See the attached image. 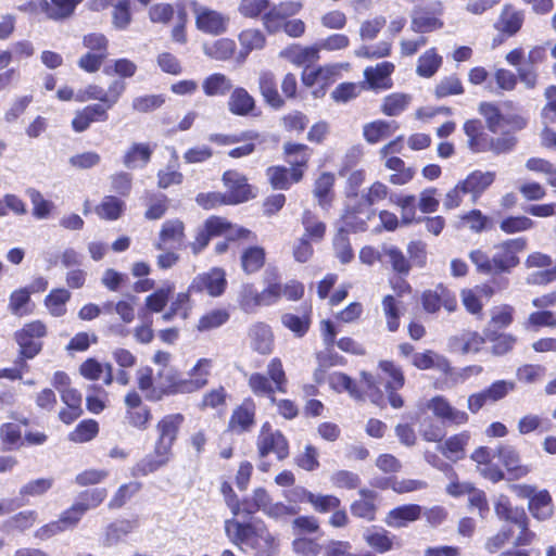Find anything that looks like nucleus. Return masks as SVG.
I'll use <instances>...</instances> for the list:
<instances>
[{
  "label": "nucleus",
  "mask_w": 556,
  "mask_h": 556,
  "mask_svg": "<svg viewBox=\"0 0 556 556\" xmlns=\"http://www.w3.org/2000/svg\"><path fill=\"white\" fill-rule=\"evenodd\" d=\"M379 368L389 377V380L386 383L387 390H399L404 386V374L393 362L381 361L379 363Z\"/></svg>",
  "instance_id": "obj_62"
},
{
  "label": "nucleus",
  "mask_w": 556,
  "mask_h": 556,
  "mask_svg": "<svg viewBox=\"0 0 556 556\" xmlns=\"http://www.w3.org/2000/svg\"><path fill=\"white\" fill-rule=\"evenodd\" d=\"M223 181L227 188L228 202L238 204L254 198L252 187L244 175L237 170H227L223 175Z\"/></svg>",
  "instance_id": "obj_11"
},
{
  "label": "nucleus",
  "mask_w": 556,
  "mask_h": 556,
  "mask_svg": "<svg viewBox=\"0 0 556 556\" xmlns=\"http://www.w3.org/2000/svg\"><path fill=\"white\" fill-rule=\"evenodd\" d=\"M483 343L484 339L477 332H465L452 339V348L462 354L477 353Z\"/></svg>",
  "instance_id": "obj_37"
},
{
  "label": "nucleus",
  "mask_w": 556,
  "mask_h": 556,
  "mask_svg": "<svg viewBox=\"0 0 556 556\" xmlns=\"http://www.w3.org/2000/svg\"><path fill=\"white\" fill-rule=\"evenodd\" d=\"M311 306L307 307L304 313L299 316L291 313H285L281 315V324L292 331L296 337H303L309 329L311 326Z\"/></svg>",
  "instance_id": "obj_34"
},
{
  "label": "nucleus",
  "mask_w": 556,
  "mask_h": 556,
  "mask_svg": "<svg viewBox=\"0 0 556 556\" xmlns=\"http://www.w3.org/2000/svg\"><path fill=\"white\" fill-rule=\"evenodd\" d=\"M464 93V87L460 79L456 75H450L443 77L434 89V94L437 98H445L450 96H457Z\"/></svg>",
  "instance_id": "obj_60"
},
{
  "label": "nucleus",
  "mask_w": 556,
  "mask_h": 556,
  "mask_svg": "<svg viewBox=\"0 0 556 556\" xmlns=\"http://www.w3.org/2000/svg\"><path fill=\"white\" fill-rule=\"evenodd\" d=\"M497 456L506 467L507 471L513 473L515 478L525 477L531 471L529 466L520 464L519 454L511 445L500 446L497 450Z\"/></svg>",
  "instance_id": "obj_26"
},
{
  "label": "nucleus",
  "mask_w": 556,
  "mask_h": 556,
  "mask_svg": "<svg viewBox=\"0 0 556 556\" xmlns=\"http://www.w3.org/2000/svg\"><path fill=\"white\" fill-rule=\"evenodd\" d=\"M170 457V452L166 451L161 453V451L159 452V446H154L153 454L147 455L139 463H137V465L131 470V475L137 477L152 473L164 467L169 462Z\"/></svg>",
  "instance_id": "obj_22"
},
{
  "label": "nucleus",
  "mask_w": 556,
  "mask_h": 556,
  "mask_svg": "<svg viewBox=\"0 0 556 556\" xmlns=\"http://www.w3.org/2000/svg\"><path fill=\"white\" fill-rule=\"evenodd\" d=\"M255 422V404L252 400H245L240 406L233 409L228 429L238 434L251 430Z\"/></svg>",
  "instance_id": "obj_13"
},
{
  "label": "nucleus",
  "mask_w": 556,
  "mask_h": 556,
  "mask_svg": "<svg viewBox=\"0 0 556 556\" xmlns=\"http://www.w3.org/2000/svg\"><path fill=\"white\" fill-rule=\"evenodd\" d=\"M254 106V99L244 88H236L228 100V109L235 115L245 116L253 111Z\"/></svg>",
  "instance_id": "obj_32"
},
{
  "label": "nucleus",
  "mask_w": 556,
  "mask_h": 556,
  "mask_svg": "<svg viewBox=\"0 0 556 556\" xmlns=\"http://www.w3.org/2000/svg\"><path fill=\"white\" fill-rule=\"evenodd\" d=\"M185 237V226L179 219H169L162 225L159 241L155 243L157 250H164L166 244L180 245Z\"/></svg>",
  "instance_id": "obj_25"
},
{
  "label": "nucleus",
  "mask_w": 556,
  "mask_h": 556,
  "mask_svg": "<svg viewBox=\"0 0 556 556\" xmlns=\"http://www.w3.org/2000/svg\"><path fill=\"white\" fill-rule=\"evenodd\" d=\"M281 55L298 66H308L319 59V49L316 47H301L294 45L285 49Z\"/></svg>",
  "instance_id": "obj_27"
},
{
  "label": "nucleus",
  "mask_w": 556,
  "mask_h": 556,
  "mask_svg": "<svg viewBox=\"0 0 556 556\" xmlns=\"http://www.w3.org/2000/svg\"><path fill=\"white\" fill-rule=\"evenodd\" d=\"M429 409L443 420L452 425H464L468 421L467 413L453 407L443 396H434L428 404Z\"/></svg>",
  "instance_id": "obj_14"
},
{
  "label": "nucleus",
  "mask_w": 556,
  "mask_h": 556,
  "mask_svg": "<svg viewBox=\"0 0 556 556\" xmlns=\"http://www.w3.org/2000/svg\"><path fill=\"white\" fill-rule=\"evenodd\" d=\"M394 71V64L391 62H381L376 66H369L364 71V76L371 88L388 89L391 87L389 76Z\"/></svg>",
  "instance_id": "obj_24"
},
{
  "label": "nucleus",
  "mask_w": 556,
  "mask_h": 556,
  "mask_svg": "<svg viewBox=\"0 0 556 556\" xmlns=\"http://www.w3.org/2000/svg\"><path fill=\"white\" fill-rule=\"evenodd\" d=\"M249 230L243 228L233 229L232 226L222 217H211L198 229L195 240L190 244L193 254H199L208 244L212 237L225 236L227 240L236 237H243Z\"/></svg>",
  "instance_id": "obj_3"
},
{
  "label": "nucleus",
  "mask_w": 556,
  "mask_h": 556,
  "mask_svg": "<svg viewBox=\"0 0 556 556\" xmlns=\"http://www.w3.org/2000/svg\"><path fill=\"white\" fill-rule=\"evenodd\" d=\"M258 85L265 101L273 108L279 109L283 105V100L278 93L275 76L270 72H262L258 78Z\"/></svg>",
  "instance_id": "obj_31"
},
{
  "label": "nucleus",
  "mask_w": 556,
  "mask_h": 556,
  "mask_svg": "<svg viewBox=\"0 0 556 556\" xmlns=\"http://www.w3.org/2000/svg\"><path fill=\"white\" fill-rule=\"evenodd\" d=\"M168 199L165 194H151L147 203L144 217L149 220H157L162 218L168 208Z\"/></svg>",
  "instance_id": "obj_63"
},
{
  "label": "nucleus",
  "mask_w": 556,
  "mask_h": 556,
  "mask_svg": "<svg viewBox=\"0 0 556 556\" xmlns=\"http://www.w3.org/2000/svg\"><path fill=\"white\" fill-rule=\"evenodd\" d=\"M202 87L208 97L225 96L232 88V84L224 74L215 73L204 79Z\"/></svg>",
  "instance_id": "obj_40"
},
{
  "label": "nucleus",
  "mask_w": 556,
  "mask_h": 556,
  "mask_svg": "<svg viewBox=\"0 0 556 556\" xmlns=\"http://www.w3.org/2000/svg\"><path fill=\"white\" fill-rule=\"evenodd\" d=\"M317 511L327 513L334 510L340 506V500L333 495H315L307 490H300Z\"/></svg>",
  "instance_id": "obj_58"
},
{
  "label": "nucleus",
  "mask_w": 556,
  "mask_h": 556,
  "mask_svg": "<svg viewBox=\"0 0 556 556\" xmlns=\"http://www.w3.org/2000/svg\"><path fill=\"white\" fill-rule=\"evenodd\" d=\"M363 538L365 542L376 549L379 553H386L392 549L393 542L392 539L388 535V532L383 529L377 531L375 529H367Z\"/></svg>",
  "instance_id": "obj_52"
},
{
  "label": "nucleus",
  "mask_w": 556,
  "mask_h": 556,
  "mask_svg": "<svg viewBox=\"0 0 556 556\" xmlns=\"http://www.w3.org/2000/svg\"><path fill=\"white\" fill-rule=\"evenodd\" d=\"M250 346L258 354L267 355L271 353L274 345V336L268 325L264 323L253 324L248 331Z\"/></svg>",
  "instance_id": "obj_16"
},
{
  "label": "nucleus",
  "mask_w": 556,
  "mask_h": 556,
  "mask_svg": "<svg viewBox=\"0 0 556 556\" xmlns=\"http://www.w3.org/2000/svg\"><path fill=\"white\" fill-rule=\"evenodd\" d=\"M255 444L260 459L274 454L281 462L289 456V442L287 438L268 421L262 425Z\"/></svg>",
  "instance_id": "obj_4"
},
{
  "label": "nucleus",
  "mask_w": 556,
  "mask_h": 556,
  "mask_svg": "<svg viewBox=\"0 0 556 556\" xmlns=\"http://www.w3.org/2000/svg\"><path fill=\"white\" fill-rule=\"evenodd\" d=\"M526 249V240L522 238L508 239L493 247L492 266L493 274H508L518 264V253Z\"/></svg>",
  "instance_id": "obj_5"
},
{
  "label": "nucleus",
  "mask_w": 556,
  "mask_h": 556,
  "mask_svg": "<svg viewBox=\"0 0 556 556\" xmlns=\"http://www.w3.org/2000/svg\"><path fill=\"white\" fill-rule=\"evenodd\" d=\"M265 263V251L260 247H251L241 255L242 269L247 274L256 273Z\"/></svg>",
  "instance_id": "obj_51"
},
{
  "label": "nucleus",
  "mask_w": 556,
  "mask_h": 556,
  "mask_svg": "<svg viewBox=\"0 0 556 556\" xmlns=\"http://www.w3.org/2000/svg\"><path fill=\"white\" fill-rule=\"evenodd\" d=\"M33 204V215L38 219L47 218L53 208V203L43 198L41 192L35 188H29L26 191Z\"/></svg>",
  "instance_id": "obj_61"
},
{
  "label": "nucleus",
  "mask_w": 556,
  "mask_h": 556,
  "mask_svg": "<svg viewBox=\"0 0 556 556\" xmlns=\"http://www.w3.org/2000/svg\"><path fill=\"white\" fill-rule=\"evenodd\" d=\"M333 184L334 176L330 173H323L315 181L314 195L324 210L330 206Z\"/></svg>",
  "instance_id": "obj_42"
},
{
  "label": "nucleus",
  "mask_w": 556,
  "mask_h": 556,
  "mask_svg": "<svg viewBox=\"0 0 556 556\" xmlns=\"http://www.w3.org/2000/svg\"><path fill=\"white\" fill-rule=\"evenodd\" d=\"M236 49V43L233 40L228 38H222L215 40L212 43H204L203 51L204 53L215 60L224 61L229 59Z\"/></svg>",
  "instance_id": "obj_41"
},
{
  "label": "nucleus",
  "mask_w": 556,
  "mask_h": 556,
  "mask_svg": "<svg viewBox=\"0 0 556 556\" xmlns=\"http://www.w3.org/2000/svg\"><path fill=\"white\" fill-rule=\"evenodd\" d=\"M71 299V292L66 289H54L46 298L45 304L51 315L61 317L66 313V303Z\"/></svg>",
  "instance_id": "obj_47"
},
{
  "label": "nucleus",
  "mask_w": 556,
  "mask_h": 556,
  "mask_svg": "<svg viewBox=\"0 0 556 556\" xmlns=\"http://www.w3.org/2000/svg\"><path fill=\"white\" fill-rule=\"evenodd\" d=\"M84 0H50L49 18L63 21L71 17L76 7Z\"/></svg>",
  "instance_id": "obj_55"
},
{
  "label": "nucleus",
  "mask_w": 556,
  "mask_h": 556,
  "mask_svg": "<svg viewBox=\"0 0 556 556\" xmlns=\"http://www.w3.org/2000/svg\"><path fill=\"white\" fill-rule=\"evenodd\" d=\"M382 256L392 266V269L402 275L407 276L410 271V263L404 253L394 245H383L381 251Z\"/></svg>",
  "instance_id": "obj_35"
},
{
  "label": "nucleus",
  "mask_w": 556,
  "mask_h": 556,
  "mask_svg": "<svg viewBox=\"0 0 556 556\" xmlns=\"http://www.w3.org/2000/svg\"><path fill=\"white\" fill-rule=\"evenodd\" d=\"M125 210V202L113 195H105L96 207V213L103 219L115 220Z\"/></svg>",
  "instance_id": "obj_44"
},
{
  "label": "nucleus",
  "mask_w": 556,
  "mask_h": 556,
  "mask_svg": "<svg viewBox=\"0 0 556 556\" xmlns=\"http://www.w3.org/2000/svg\"><path fill=\"white\" fill-rule=\"evenodd\" d=\"M358 493L361 498L351 505L352 515L357 518H363L367 521L375 520L377 513L378 493L369 489H362Z\"/></svg>",
  "instance_id": "obj_18"
},
{
  "label": "nucleus",
  "mask_w": 556,
  "mask_h": 556,
  "mask_svg": "<svg viewBox=\"0 0 556 556\" xmlns=\"http://www.w3.org/2000/svg\"><path fill=\"white\" fill-rule=\"evenodd\" d=\"M185 417L181 414H169L164 416L156 425L159 433L155 446H159V452H170L174 442L177 439L180 426Z\"/></svg>",
  "instance_id": "obj_10"
},
{
  "label": "nucleus",
  "mask_w": 556,
  "mask_h": 556,
  "mask_svg": "<svg viewBox=\"0 0 556 556\" xmlns=\"http://www.w3.org/2000/svg\"><path fill=\"white\" fill-rule=\"evenodd\" d=\"M174 289L175 287L173 283H165L162 288L146 298V307L154 313L162 312Z\"/></svg>",
  "instance_id": "obj_57"
},
{
  "label": "nucleus",
  "mask_w": 556,
  "mask_h": 556,
  "mask_svg": "<svg viewBox=\"0 0 556 556\" xmlns=\"http://www.w3.org/2000/svg\"><path fill=\"white\" fill-rule=\"evenodd\" d=\"M287 162L291 165L292 181L299 182L303 177L301 167H305L309 159V149L301 143H286L283 146Z\"/></svg>",
  "instance_id": "obj_15"
},
{
  "label": "nucleus",
  "mask_w": 556,
  "mask_h": 556,
  "mask_svg": "<svg viewBox=\"0 0 556 556\" xmlns=\"http://www.w3.org/2000/svg\"><path fill=\"white\" fill-rule=\"evenodd\" d=\"M525 21L523 12L506 4L494 24L496 30L508 37L516 35Z\"/></svg>",
  "instance_id": "obj_17"
},
{
  "label": "nucleus",
  "mask_w": 556,
  "mask_h": 556,
  "mask_svg": "<svg viewBox=\"0 0 556 556\" xmlns=\"http://www.w3.org/2000/svg\"><path fill=\"white\" fill-rule=\"evenodd\" d=\"M469 438V433L466 431L448 438L442 448L443 454L452 460L462 459Z\"/></svg>",
  "instance_id": "obj_46"
},
{
  "label": "nucleus",
  "mask_w": 556,
  "mask_h": 556,
  "mask_svg": "<svg viewBox=\"0 0 556 556\" xmlns=\"http://www.w3.org/2000/svg\"><path fill=\"white\" fill-rule=\"evenodd\" d=\"M184 180V175L178 170V154L177 151L172 149V159L165 168L157 172V187L167 189L174 185H180Z\"/></svg>",
  "instance_id": "obj_28"
},
{
  "label": "nucleus",
  "mask_w": 556,
  "mask_h": 556,
  "mask_svg": "<svg viewBox=\"0 0 556 556\" xmlns=\"http://www.w3.org/2000/svg\"><path fill=\"white\" fill-rule=\"evenodd\" d=\"M136 522L130 520H116L110 523L105 530L103 535V545L111 547L118 544L124 536L129 534L135 528Z\"/></svg>",
  "instance_id": "obj_30"
},
{
  "label": "nucleus",
  "mask_w": 556,
  "mask_h": 556,
  "mask_svg": "<svg viewBox=\"0 0 556 556\" xmlns=\"http://www.w3.org/2000/svg\"><path fill=\"white\" fill-rule=\"evenodd\" d=\"M526 168L545 176L552 187H556V165L541 157H530L526 162Z\"/></svg>",
  "instance_id": "obj_56"
},
{
  "label": "nucleus",
  "mask_w": 556,
  "mask_h": 556,
  "mask_svg": "<svg viewBox=\"0 0 556 556\" xmlns=\"http://www.w3.org/2000/svg\"><path fill=\"white\" fill-rule=\"evenodd\" d=\"M238 304L247 314H253L260 307L258 291L252 283H244L238 292Z\"/></svg>",
  "instance_id": "obj_49"
},
{
  "label": "nucleus",
  "mask_w": 556,
  "mask_h": 556,
  "mask_svg": "<svg viewBox=\"0 0 556 556\" xmlns=\"http://www.w3.org/2000/svg\"><path fill=\"white\" fill-rule=\"evenodd\" d=\"M413 365L418 369L426 370L431 368H438L443 372L450 370V363L444 357L433 351H426L425 353H416L413 355Z\"/></svg>",
  "instance_id": "obj_33"
},
{
  "label": "nucleus",
  "mask_w": 556,
  "mask_h": 556,
  "mask_svg": "<svg viewBox=\"0 0 556 556\" xmlns=\"http://www.w3.org/2000/svg\"><path fill=\"white\" fill-rule=\"evenodd\" d=\"M442 64V58L434 48L427 50L418 59L416 72L421 77H432Z\"/></svg>",
  "instance_id": "obj_38"
},
{
  "label": "nucleus",
  "mask_w": 556,
  "mask_h": 556,
  "mask_svg": "<svg viewBox=\"0 0 556 556\" xmlns=\"http://www.w3.org/2000/svg\"><path fill=\"white\" fill-rule=\"evenodd\" d=\"M152 154L153 149L149 143H132L123 156V164L128 169L143 168Z\"/></svg>",
  "instance_id": "obj_23"
},
{
  "label": "nucleus",
  "mask_w": 556,
  "mask_h": 556,
  "mask_svg": "<svg viewBox=\"0 0 556 556\" xmlns=\"http://www.w3.org/2000/svg\"><path fill=\"white\" fill-rule=\"evenodd\" d=\"M412 98L405 93H392L384 98L382 112L388 116H397L408 106Z\"/></svg>",
  "instance_id": "obj_59"
},
{
  "label": "nucleus",
  "mask_w": 556,
  "mask_h": 556,
  "mask_svg": "<svg viewBox=\"0 0 556 556\" xmlns=\"http://www.w3.org/2000/svg\"><path fill=\"white\" fill-rule=\"evenodd\" d=\"M467 144L471 152H492L500 155L511 152L518 140L510 131H503L498 137L490 136L480 119H468L463 126Z\"/></svg>",
  "instance_id": "obj_1"
},
{
  "label": "nucleus",
  "mask_w": 556,
  "mask_h": 556,
  "mask_svg": "<svg viewBox=\"0 0 556 556\" xmlns=\"http://www.w3.org/2000/svg\"><path fill=\"white\" fill-rule=\"evenodd\" d=\"M15 340L20 346V357L15 364H20L22 367H27L25 359L34 358L41 351V342L28 337H24L20 333H15Z\"/></svg>",
  "instance_id": "obj_48"
},
{
  "label": "nucleus",
  "mask_w": 556,
  "mask_h": 556,
  "mask_svg": "<svg viewBox=\"0 0 556 556\" xmlns=\"http://www.w3.org/2000/svg\"><path fill=\"white\" fill-rule=\"evenodd\" d=\"M528 508L531 515L544 521L553 516V503L549 493L546 490L535 493L529 501Z\"/></svg>",
  "instance_id": "obj_29"
},
{
  "label": "nucleus",
  "mask_w": 556,
  "mask_h": 556,
  "mask_svg": "<svg viewBox=\"0 0 556 556\" xmlns=\"http://www.w3.org/2000/svg\"><path fill=\"white\" fill-rule=\"evenodd\" d=\"M195 16L197 28L205 34L218 36L227 31L229 17L223 13L203 7L195 1L190 3Z\"/></svg>",
  "instance_id": "obj_7"
},
{
  "label": "nucleus",
  "mask_w": 556,
  "mask_h": 556,
  "mask_svg": "<svg viewBox=\"0 0 556 556\" xmlns=\"http://www.w3.org/2000/svg\"><path fill=\"white\" fill-rule=\"evenodd\" d=\"M271 498L267 491L263 488H257L253 491L251 498H245L242 502V511L247 515H253L258 510L267 509Z\"/></svg>",
  "instance_id": "obj_50"
},
{
  "label": "nucleus",
  "mask_w": 556,
  "mask_h": 556,
  "mask_svg": "<svg viewBox=\"0 0 556 556\" xmlns=\"http://www.w3.org/2000/svg\"><path fill=\"white\" fill-rule=\"evenodd\" d=\"M396 128L395 122L376 121L364 126V137L369 143H377L389 137Z\"/></svg>",
  "instance_id": "obj_36"
},
{
  "label": "nucleus",
  "mask_w": 556,
  "mask_h": 556,
  "mask_svg": "<svg viewBox=\"0 0 556 556\" xmlns=\"http://www.w3.org/2000/svg\"><path fill=\"white\" fill-rule=\"evenodd\" d=\"M361 389L348 375L336 372L330 376V384L333 388L348 391L355 399H364L367 396L374 404L381 405L383 403V393L379 389V381L372 374L367 371L361 372Z\"/></svg>",
  "instance_id": "obj_2"
},
{
  "label": "nucleus",
  "mask_w": 556,
  "mask_h": 556,
  "mask_svg": "<svg viewBox=\"0 0 556 556\" xmlns=\"http://www.w3.org/2000/svg\"><path fill=\"white\" fill-rule=\"evenodd\" d=\"M242 47L239 56L243 61L253 50L262 49L265 46V36L258 29H245L239 35Z\"/></svg>",
  "instance_id": "obj_43"
},
{
  "label": "nucleus",
  "mask_w": 556,
  "mask_h": 556,
  "mask_svg": "<svg viewBox=\"0 0 556 556\" xmlns=\"http://www.w3.org/2000/svg\"><path fill=\"white\" fill-rule=\"evenodd\" d=\"M212 367V361L208 358H201L192 368L189 379H179L172 383L169 393H191L200 390L207 383V376Z\"/></svg>",
  "instance_id": "obj_9"
},
{
  "label": "nucleus",
  "mask_w": 556,
  "mask_h": 556,
  "mask_svg": "<svg viewBox=\"0 0 556 556\" xmlns=\"http://www.w3.org/2000/svg\"><path fill=\"white\" fill-rule=\"evenodd\" d=\"M443 27V22L427 13L415 12L412 16L410 29L418 34L430 33Z\"/></svg>",
  "instance_id": "obj_54"
},
{
  "label": "nucleus",
  "mask_w": 556,
  "mask_h": 556,
  "mask_svg": "<svg viewBox=\"0 0 556 556\" xmlns=\"http://www.w3.org/2000/svg\"><path fill=\"white\" fill-rule=\"evenodd\" d=\"M421 516V507L417 504H407L391 509L386 518L384 523L391 528H402L408 522L419 519Z\"/></svg>",
  "instance_id": "obj_20"
},
{
  "label": "nucleus",
  "mask_w": 556,
  "mask_h": 556,
  "mask_svg": "<svg viewBox=\"0 0 556 556\" xmlns=\"http://www.w3.org/2000/svg\"><path fill=\"white\" fill-rule=\"evenodd\" d=\"M302 224L305 230L303 237L314 241H320L324 238L326 225L318 220L311 211H305L303 213Z\"/></svg>",
  "instance_id": "obj_53"
},
{
  "label": "nucleus",
  "mask_w": 556,
  "mask_h": 556,
  "mask_svg": "<svg viewBox=\"0 0 556 556\" xmlns=\"http://www.w3.org/2000/svg\"><path fill=\"white\" fill-rule=\"evenodd\" d=\"M277 274L273 270L266 273L267 287L258 292L260 306H269L277 303L281 298L282 285L276 281Z\"/></svg>",
  "instance_id": "obj_39"
},
{
  "label": "nucleus",
  "mask_w": 556,
  "mask_h": 556,
  "mask_svg": "<svg viewBox=\"0 0 556 556\" xmlns=\"http://www.w3.org/2000/svg\"><path fill=\"white\" fill-rule=\"evenodd\" d=\"M227 280L224 269L215 267L193 278L189 286V292L202 293L216 298L220 296L226 289Z\"/></svg>",
  "instance_id": "obj_8"
},
{
  "label": "nucleus",
  "mask_w": 556,
  "mask_h": 556,
  "mask_svg": "<svg viewBox=\"0 0 556 556\" xmlns=\"http://www.w3.org/2000/svg\"><path fill=\"white\" fill-rule=\"evenodd\" d=\"M479 113L484 117L486 127L490 132L498 134L504 124V116L500 109L490 102H481L478 109Z\"/></svg>",
  "instance_id": "obj_45"
},
{
  "label": "nucleus",
  "mask_w": 556,
  "mask_h": 556,
  "mask_svg": "<svg viewBox=\"0 0 556 556\" xmlns=\"http://www.w3.org/2000/svg\"><path fill=\"white\" fill-rule=\"evenodd\" d=\"M515 389L516 383L511 380H496L488 388L470 394L467 400V407L472 414H477L485 405L505 399Z\"/></svg>",
  "instance_id": "obj_6"
},
{
  "label": "nucleus",
  "mask_w": 556,
  "mask_h": 556,
  "mask_svg": "<svg viewBox=\"0 0 556 556\" xmlns=\"http://www.w3.org/2000/svg\"><path fill=\"white\" fill-rule=\"evenodd\" d=\"M495 173L475 170L462 181L464 193L472 194L476 201L494 181Z\"/></svg>",
  "instance_id": "obj_21"
},
{
  "label": "nucleus",
  "mask_w": 556,
  "mask_h": 556,
  "mask_svg": "<svg viewBox=\"0 0 556 556\" xmlns=\"http://www.w3.org/2000/svg\"><path fill=\"white\" fill-rule=\"evenodd\" d=\"M228 319L229 313L226 309H213L200 318L197 328L199 331H207L223 326L228 321Z\"/></svg>",
  "instance_id": "obj_64"
},
{
  "label": "nucleus",
  "mask_w": 556,
  "mask_h": 556,
  "mask_svg": "<svg viewBox=\"0 0 556 556\" xmlns=\"http://www.w3.org/2000/svg\"><path fill=\"white\" fill-rule=\"evenodd\" d=\"M108 118V108L100 103L90 104L76 111L72 127L75 132H84L92 123L106 122Z\"/></svg>",
  "instance_id": "obj_12"
},
{
  "label": "nucleus",
  "mask_w": 556,
  "mask_h": 556,
  "mask_svg": "<svg viewBox=\"0 0 556 556\" xmlns=\"http://www.w3.org/2000/svg\"><path fill=\"white\" fill-rule=\"evenodd\" d=\"M262 523L239 522L235 519L226 520L225 530L230 536L233 533L236 543L252 544L255 546Z\"/></svg>",
  "instance_id": "obj_19"
}]
</instances>
